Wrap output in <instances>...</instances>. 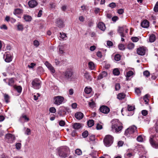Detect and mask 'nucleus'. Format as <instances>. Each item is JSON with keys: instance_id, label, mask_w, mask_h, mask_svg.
I'll use <instances>...</instances> for the list:
<instances>
[{"instance_id": "nucleus-1", "label": "nucleus", "mask_w": 158, "mask_h": 158, "mask_svg": "<svg viewBox=\"0 0 158 158\" xmlns=\"http://www.w3.org/2000/svg\"><path fill=\"white\" fill-rule=\"evenodd\" d=\"M64 80L66 81H72L73 77V72L72 69L68 68L62 73Z\"/></svg>"}, {"instance_id": "nucleus-2", "label": "nucleus", "mask_w": 158, "mask_h": 158, "mask_svg": "<svg viewBox=\"0 0 158 158\" xmlns=\"http://www.w3.org/2000/svg\"><path fill=\"white\" fill-rule=\"evenodd\" d=\"M112 130L116 132L120 131L123 128V126L121 123L118 119L114 120L112 121Z\"/></svg>"}, {"instance_id": "nucleus-3", "label": "nucleus", "mask_w": 158, "mask_h": 158, "mask_svg": "<svg viewBox=\"0 0 158 158\" xmlns=\"http://www.w3.org/2000/svg\"><path fill=\"white\" fill-rule=\"evenodd\" d=\"M59 156L63 158H65L69 155V149L66 146H62L57 149Z\"/></svg>"}, {"instance_id": "nucleus-4", "label": "nucleus", "mask_w": 158, "mask_h": 158, "mask_svg": "<svg viewBox=\"0 0 158 158\" xmlns=\"http://www.w3.org/2000/svg\"><path fill=\"white\" fill-rule=\"evenodd\" d=\"M149 141L153 148H158V135H151Z\"/></svg>"}, {"instance_id": "nucleus-5", "label": "nucleus", "mask_w": 158, "mask_h": 158, "mask_svg": "<svg viewBox=\"0 0 158 158\" xmlns=\"http://www.w3.org/2000/svg\"><path fill=\"white\" fill-rule=\"evenodd\" d=\"M113 137L110 135H106L103 139V142L105 146L109 147L111 145L113 142Z\"/></svg>"}, {"instance_id": "nucleus-6", "label": "nucleus", "mask_w": 158, "mask_h": 158, "mask_svg": "<svg viewBox=\"0 0 158 158\" xmlns=\"http://www.w3.org/2000/svg\"><path fill=\"white\" fill-rule=\"evenodd\" d=\"M128 30L127 27L124 26L118 27L117 31L121 37H126V34L128 33Z\"/></svg>"}, {"instance_id": "nucleus-7", "label": "nucleus", "mask_w": 158, "mask_h": 158, "mask_svg": "<svg viewBox=\"0 0 158 158\" xmlns=\"http://www.w3.org/2000/svg\"><path fill=\"white\" fill-rule=\"evenodd\" d=\"M31 84L33 87L38 89L41 87V81L38 78H35L32 81Z\"/></svg>"}, {"instance_id": "nucleus-8", "label": "nucleus", "mask_w": 158, "mask_h": 158, "mask_svg": "<svg viewBox=\"0 0 158 158\" xmlns=\"http://www.w3.org/2000/svg\"><path fill=\"white\" fill-rule=\"evenodd\" d=\"M64 100V98L63 97L60 96L55 97L53 98L54 103L58 105L61 104Z\"/></svg>"}, {"instance_id": "nucleus-9", "label": "nucleus", "mask_w": 158, "mask_h": 158, "mask_svg": "<svg viewBox=\"0 0 158 158\" xmlns=\"http://www.w3.org/2000/svg\"><path fill=\"white\" fill-rule=\"evenodd\" d=\"M5 137L6 140L8 143H13L15 139V135L10 133L6 134Z\"/></svg>"}, {"instance_id": "nucleus-10", "label": "nucleus", "mask_w": 158, "mask_h": 158, "mask_svg": "<svg viewBox=\"0 0 158 158\" xmlns=\"http://www.w3.org/2000/svg\"><path fill=\"white\" fill-rule=\"evenodd\" d=\"M137 131V127L136 126H131L127 129L125 131V134L126 135H128V134H131L136 132Z\"/></svg>"}, {"instance_id": "nucleus-11", "label": "nucleus", "mask_w": 158, "mask_h": 158, "mask_svg": "<svg viewBox=\"0 0 158 158\" xmlns=\"http://www.w3.org/2000/svg\"><path fill=\"white\" fill-rule=\"evenodd\" d=\"M99 110L102 113L105 114H108L110 111V109L107 106H103L100 107Z\"/></svg>"}, {"instance_id": "nucleus-12", "label": "nucleus", "mask_w": 158, "mask_h": 158, "mask_svg": "<svg viewBox=\"0 0 158 158\" xmlns=\"http://www.w3.org/2000/svg\"><path fill=\"white\" fill-rule=\"evenodd\" d=\"M56 25L59 28H63L64 26V21L60 19H56Z\"/></svg>"}, {"instance_id": "nucleus-13", "label": "nucleus", "mask_w": 158, "mask_h": 158, "mask_svg": "<svg viewBox=\"0 0 158 158\" xmlns=\"http://www.w3.org/2000/svg\"><path fill=\"white\" fill-rule=\"evenodd\" d=\"M38 4L37 2L35 0H31L28 2V5L31 8H34Z\"/></svg>"}, {"instance_id": "nucleus-14", "label": "nucleus", "mask_w": 158, "mask_h": 158, "mask_svg": "<svg viewBox=\"0 0 158 158\" xmlns=\"http://www.w3.org/2000/svg\"><path fill=\"white\" fill-rule=\"evenodd\" d=\"M137 52L138 55L143 56L145 54V50L143 48L140 47L137 49Z\"/></svg>"}, {"instance_id": "nucleus-15", "label": "nucleus", "mask_w": 158, "mask_h": 158, "mask_svg": "<svg viewBox=\"0 0 158 158\" xmlns=\"http://www.w3.org/2000/svg\"><path fill=\"white\" fill-rule=\"evenodd\" d=\"M107 74L106 72L103 71L100 73L98 76L97 80H101L102 78L106 77Z\"/></svg>"}, {"instance_id": "nucleus-16", "label": "nucleus", "mask_w": 158, "mask_h": 158, "mask_svg": "<svg viewBox=\"0 0 158 158\" xmlns=\"http://www.w3.org/2000/svg\"><path fill=\"white\" fill-rule=\"evenodd\" d=\"M83 114L80 112H77L75 114V116L76 118L77 119L79 120L82 119L83 118Z\"/></svg>"}, {"instance_id": "nucleus-17", "label": "nucleus", "mask_w": 158, "mask_h": 158, "mask_svg": "<svg viewBox=\"0 0 158 158\" xmlns=\"http://www.w3.org/2000/svg\"><path fill=\"white\" fill-rule=\"evenodd\" d=\"M149 22L147 20H145L141 23V26L143 28H147L149 26Z\"/></svg>"}, {"instance_id": "nucleus-18", "label": "nucleus", "mask_w": 158, "mask_h": 158, "mask_svg": "<svg viewBox=\"0 0 158 158\" xmlns=\"http://www.w3.org/2000/svg\"><path fill=\"white\" fill-rule=\"evenodd\" d=\"M98 27L102 31H104L105 30L106 27L105 24L102 22H100L98 23Z\"/></svg>"}, {"instance_id": "nucleus-19", "label": "nucleus", "mask_w": 158, "mask_h": 158, "mask_svg": "<svg viewBox=\"0 0 158 158\" xmlns=\"http://www.w3.org/2000/svg\"><path fill=\"white\" fill-rule=\"evenodd\" d=\"M5 60L6 62H9L12 60V57L10 54H6Z\"/></svg>"}, {"instance_id": "nucleus-20", "label": "nucleus", "mask_w": 158, "mask_h": 158, "mask_svg": "<svg viewBox=\"0 0 158 158\" xmlns=\"http://www.w3.org/2000/svg\"><path fill=\"white\" fill-rule=\"evenodd\" d=\"M58 114L60 116H63L66 114V112L64 109H60L58 112Z\"/></svg>"}, {"instance_id": "nucleus-21", "label": "nucleus", "mask_w": 158, "mask_h": 158, "mask_svg": "<svg viewBox=\"0 0 158 158\" xmlns=\"http://www.w3.org/2000/svg\"><path fill=\"white\" fill-rule=\"evenodd\" d=\"M84 77L87 80L89 81H91L92 80V77L88 73L86 72L85 73Z\"/></svg>"}, {"instance_id": "nucleus-22", "label": "nucleus", "mask_w": 158, "mask_h": 158, "mask_svg": "<svg viewBox=\"0 0 158 158\" xmlns=\"http://www.w3.org/2000/svg\"><path fill=\"white\" fill-rule=\"evenodd\" d=\"M88 67L91 70H94L95 68V65L94 63L90 61L88 63Z\"/></svg>"}, {"instance_id": "nucleus-23", "label": "nucleus", "mask_w": 158, "mask_h": 158, "mask_svg": "<svg viewBox=\"0 0 158 158\" xmlns=\"http://www.w3.org/2000/svg\"><path fill=\"white\" fill-rule=\"evenodd\" d=\"M23 11L22 10L20 9H15L14 12V14L15 15L20 14L22 13Z\"/></svg>"}, {"instance_id": "nucleus-24", "label": "nucleus", "mask_w": 158, "mask_h": 158, "mask_svg": "<svg viewBox=\"0 0 158 158\" xmlns=\"http://www.w3.org/2000/svg\"><path fill=\"white\" fill-rule=\"evenodd\" d=\"M81 127V124L78 123H76L73 125V127L75 129H80Z\"/></svg>"}, {"instance_id": "nucleus-25", "label": "nucleus", "mask_w": 158, "mask_h": 158, "mask_svg": "<svg viewBox=\"0 0 158 158\" xmlns=\"http://www.w3.org/2000/svg\"><path fill=\"white\" fill-rule=\"evenodd\" d=\"M149 41L151 42H154L156 40V36L154 34H152L149 37Z\"/></svg>"}, {"instance_id": "nucleus-26", "label": "nucleus", "mask_w": 158, "mask_h": 158, "mask_svg": "<svg viewBox=\"0 0 158 158\" xmlns=\"http://www.w3.org/2000/svg\"><path fill=\"white\" fill-rule=\"evenodd\" d=\"M13 87L14 89H15L19 93H20L22 90V88L20 86H17L16 85H14Z\"/></svg>"}, {"instance_id": "nucleus-27", "label": "nucleus", "mask_w": 158, "mask_h": 158, "mask_svg": "<svg viewBox=\"0 0 158 158\" xmlns=\"http://www.w3.org/2000/svg\"><path fill=\"white\" fill-rule=\"evenodd\" d=\"M125 97V95L123 93H120L117 96V98L119 99L122 100Z\"/></svg>"}, {"instance_id": "nucleus-28", "label": "nucleus", "mask_w": 158, "mask_h": 158, "mask_svg": "<svg viewBox=\"0 0 158 158\" xmlns=\"http://www.w3.org/2000/svg\"><path fill=\"white\" fill-rule=\"evenodd\" d=\"M87 124L89 127H91L94 124V121L93 120H90L88 121Z\"/></svg>"}, {"instance_id": "nucleus-29", "label": "nucleus", "mask_w": 158, "mask_h": 158, "mask_svg": "<svg viewBox=\"0 0 158 158\" xmlns=\"http://www.w3.org/2000/svg\"><path fill=\"white\" fill-rule=\"evenodd\" d=\"M24 20L26 21H30L32 19L31 16L27 15H24Z\"/></svg>"}, {"instance_id": "nucleus-30", "label": "nucleus", "mask_w": 158, "mask_h": 158, "mask_svg": "<svg viewBox=\"0 0 158 158\" xmlns=\"http://www.w3.org/2000/svg\"><path fill=\"white\" fill-rule=\"evenodd\" d=\"M113 74L116 76H118L120 74V72L117 69H115L113 70Z\"/></svg>"}, {"instance_id": "nucleus-31", "label": "nucleus", "mask_w": 158, "mask_h": 158, "mask_svg": "<svg viewBox=\"0 0 158 158\" xmlns=\"http://www.w3.org/2000/svg\"><path fill=\"white\" fill-rule=\"evenodd\" d=\"M121 56L119 54H116L114 56V60L116 61H119L121 59Z\"/></svg>"}, {"instance_id": "nucleus-32", "label": "nucleus", "mask_w": 158, "mask_h": 158, "mask_svg": "<svg viewBox=\"0 0 158 158\" xmlns=\"http://www.w3.org/2000/svg\"><path fill=\"white\" fill-rule=\"evenodd\" d=\"M134 47V44L132 43L129 44L127 46V48L129 49H132Z\"/></svg>"}, {"instance_id": "nucleus-33", "label": "nucleus", "mask_w": 158, "mask_h": 158, "mask_svg": "<svg viewBox=\"0 0 158 158\" xmlns=\"http://www.w3.org/2000/svg\"><path fill=\"white\" fill-rule=\"evenodd\" d=\"M91 88L86 87L85 89V93L89 94L91 92Z\"/></svg>"}, {"instance_id": "nucleus-34", "label": "nucleus", "mask_w": 158, "mask_h": 158, "mask_svg": "<svg viewBox=\"0 0 158 158\" xmlns=\"http://www.w3.org/2000/svg\"><path fill=\"white\" fill-rule=\"evenodd\" d=\"M14 81L13 78H11L9 80L8 85L10 86H13L14 85Z\"/></svg>"}, {"instance_id": "nucleus-35", "label": "nucleus", "mask_w": 158, "mask_h": 158, "mask_svg": "<svg viewBox=\"0 0 158 158\" xmlns=\"http://www.w3.org/2000/svg\"><path fill=\"white\" fill-rule=\"evenodd\" d=\"M153 10L155 12H158V1L156 2L154 8Z\"/></svg>"}, {"instance_id": "nucleus-36", "label": "nucleus", "mask_w": 158, "mask_h": 158, "mask_svg": "<svg viewBox=\"0 0 158 158\" xmlns=\"http://www.w3.org/2000/svg\"><path fill=\"white\" fill-rule=\"evenodd\" d=\"M60 37L63 40H64V39L67 37L66 35V34L63 32H60Z\"/></svg>"}, {"instance_id": "nucleus-37", "label": "nucleus", "mask_w": 158, "mask_h": 158, "mask_svg": "<svg viewBox=\"0 0 158 158\" xmlns=\"http://www.w3.org/2000/svg\"><path fill=\"white\" fill-rule=\"evenodd\" d=\"M88 131H84L82 133V136L84 138H86L87 137L88 135Z\"/></svg>"}, {"instance_id": "nucleus-38", "label": "nucleus", "mask_w": 158, "mask_h": 158, "mask_svg": "<svg viewBox=\"0 0 158 158\" xmlns=\"http://www.w3.org/2000/svg\"><path fill=\"white\" fill-rule=\"evenodd\" d=\"M148 94L145 95L143 97V100L144 102H146V104H147L148 103Z\"/></svg>"}, {"instance_id": "nucleus-39", "label": "nucleus", "mask_w": 158, "mask_h": 158, "mask_svg": "<svg viewBox=\"0 0 158 158\" xmlns=\"http://www.w3.org/2000/svg\"><path fill=\"white\" fill-rule=\"evenodd\" d=\"M49 111L53 113H55L56 112V109L55 107H52L50 108L49 110Z\"/></svg>"}, {"instance_id": "nucleus-40", "label": "nucleus", "mask_w": 158, "mask_h": 158, "mask_svg": "<svg viewBox=\"0 0 158 158\" xmlns=\"http://www.w3.org/2000/svg\"><path fill=\"white\" fill-rule=\"evenodd\" d=\"M75 153L78 155H80L82 154V151L80 149H77L75 150Z\"/></svg>"}, {"instance_id": "nucleus-41", "label": "nucleus", "mask_w": 158, "mask_h": 158, "mask_svg": "<svg viewBox=\"0 0 158 158\" xmlns=\"http://www.w3.org/2000/svg\"><path fill=\"white\" fill-rule=\"evenodd\" d=\"M15 146L17 149L19 150L21 148V144L19 143H17L15 144Z\"/></svg>"}, {"instance_id": "nucleus-42", "label": "nucleus", "mask_w": 158, "mask_h": 158, "mask_svg": "<svg viewBox=\"0 0 158 158\" xmlns=\"http://www.w3.org/2000/svg\"><path fill=\"white\" fill-rule=\"evenodd\" d=\"M4 98L5 100L6 103L9 102L8 100L9 99V96L8 95L5 94L4 95Z\"/></svg>"}, {"instance_id": "nucleus-43", "label": "nucleus", "mask_w": 158, "mask_h": 158, "mask_svg": "<svg viewBox=\"0 0 158 158\" xmlns=\"http://www.w3.org/2000/svg\"><path fill=\"white\" fill-rule=\"evenodd\" d=\"M135 109L134 106H132L128 105V111H131L134 110Z\"/></svg>"}, {"instance_id": "nucleus-44", "label": "nucleus", "mask_w": 158, "mask_h": 158, "mask_svg": "<svg viewBox=\"0 0 158 158\" xmlns=\"http://www.w3.org/2000/svg\"><path fill=\"white\" fill-rule=\"evenodd\" d=\"M33 44L36 47H38L40 45L39 42L37 40H35L33 42Z\"/></svg>"}, {"instance_id": "nucleus-45", "label": "nucleus", "mask_w": 158, "mask_h": 158, "mask_svg": "<svg viewBox=\"0 0 158 158\" xmlns=\"http://www.w3.org/2000/svg\"><path fill=\"white\" fill-rule=\"evenodd\" d=\"M119 49L120 50H123L125 49V47L124 44H120L118 46Z\"/></svg>"}, {"instance_id": "nucleus-46", "label": "nucleus", "mask_w": 158, "mask_h": 158, "mask_svg": "<svg viewBox=\"0 0 158 158\" xmlns=\"http://www.w3.org/2000/svg\"><path fill=\"white\" fill-rule=\"evenodd\" d=\"M89 140L90 141H94L95 140V136L94 135H92L89 137Z\"/></svg>"}, {"instance_id": "nucleus-47", "label": "nucleus", "mask_w": 158, "mask_h": 158, "mask_svg": "<svg viewBox=\"0 0 158 158\" xmlns=\"http://www.w3.org/2000/svg\"><path fill=\"white\" fill-rule=\"evenodd\" d=\"M133 74V73L132 71H130L128 72L127 74V77H130Z\"/></svg>"}, {"instance_id": "nucleus-48", "label": "nucleus", "mask_w": 158, "mask_h": 158, "mask_svg": "<svg viewBox=\"0 0 158 158\" xmlns=\"http://www.w3.org/2000/svg\"><path fill=\"white\" fill-rule=\"evenodd\" d=\"M143 74L144 76L148 77L150 75V73L148 71L146 70L143 72Z\"/></svg>"}, {"instance_id": "nucleus-49", "label": "nucleus", "mask_w": 158, "mask_h": 158, "mask_svg": "<svg viewBox=\"0 0 158 158\" xmlns=\"http://www.w3.org/2000/svg\"><path fill=\"white\" fill-rule=\"evenodd\" d=\"M131 39L132 41L135 42H137L139 40L138 38L136 37H132Z\"/></svg>"}, {"instance_id": "nucleus-50", "label": "nucleus", "mask_w": 158, "mask_h": 158, "mask_svg": "<svg viewBox=\"0 0 158 158\" xmlns=\"http://www.w3.org/2000/svg\"><path fill=\"white\" fill-rule=\"evenodd\" d=\"M137 140L138 142H142L143 141V138L141 135H139L137 137Z\"/></svg>"}, {"instance_id": "nucleus-51", "label": "nucleus", "mask_w": 158, "mask_h": 158, "mask_svg": "<svg viewBox=\"0 0 158 158\" xmlns=\"http://www.w3.org/2000/svg\"><path fill=\"white\" fill-rule=\"evenodd\" d=\"M120 88V84L118 83L116 84L115 85V89L116 90H119Z\"/></svg>"}, {"instance_id": "nucleus-52", "label": "nucleus", "mask_w": 158, "mask_h": 158, "mask_svg": "<svg viewBox=\"0 0 158 158\" xmlns=\"http://www.w3.org/2000/svg\"><path fill=\"white\" fill-rule=\"evenodd\" d=\"M109 6L112 8H114L116 6V5L115 3L112 2L109 4Z\"/></svg>"}, {"instance_id": "nucleus-53", "label": "nucleus", "mask_w": 158, "mask_h": 158, "mask_svg": "<svg viewBox=\"0 0 158 158\" xmlns=\"http://www.w3.org/2000/svg\"><path fill=\"white\" fill-rule=\"evenodd\" d=\"M124 12V10L123 9H119L118 10V13L122 15Z\"/></svg>"}, {"instance_id": "nucleus-54", "label": "nucleus", "mask_w": 158, "mask_h": 158, "mask_svg": "<svg viewBox=\"0 0 158 158\" xmlns=\"http://www.w3.org/2000/svg\"><path fill=\"white\" fill-rule=\"evenodd\" d=\"M96 128L97 130L101 129L102 128V126L99 124H97Z\"/></svg>"}, {"instance_id": "nucleus-55", "label": "nucleus", "mask_w": 158, "mask_h": 158, "mask_svg": "<svg viewBox=\"0 0 158 158\" xmlns=\"http://www.w3.org/2000/svg\"><path fill=\"white\" fill-rule=\"evenodd\" d=\"M18 29L19 31L22 30L23 29V27L22 25H18L17 26Z\"/></svg>"}, {"instance_id": "nucleus-56", "label": "nucleus", "mask_w": 158, "mask_h": 158, "mask_svg": "<svg viewBox=\"0 0 158 158\" xmlns=\"http://www.w3.org/2000/svg\"><path fill=\"white\" fill-rule=\"evenodd\" d=\"M35 65V64L34 63H31L30 65H28V67L30 68H34V67Z\"/></svg>"}, {"instance_id": "nucleus-57", "label": "nucleus", "mask_w": 158, "mask_h": 158, "mask_svg": "<svg viewBox=\"0 0 158 158\" xmlns=\"http://www.w3.org/2000/svg\"><path fill=\"white\" fill-rule=\"evenodd\" d=\"M94 102H89V106L92 108H93L94 107Z\"/></svg>"}, {"instance_id": "nucleus-58", "label": "nucleus", "mask_w": 158, "mask_h": 158, "mask_svg": "<svg viewBox=\"0 0 158 158\" xmlns=\"http://www.w3.org/2000/svg\"><path fill=\"white\" fill-rule=\"evenodd\" d=\"M142 114L143 115L145 116L148 114V111L146 110H143L142 111Z\"/></svg>"}, {"instance_id": "nucleus-59", "label": "nucleus", "mask_w": 158, "mask_h": 158, "mask_svg": "<svg viewBox=\"0 0 158 158\" xmlns=\"http://www.w3.org/2000/svg\"><path fill=\"white\" fill-rule=\"evenodd\" d=\"M59 125L61 126H64L65 124V122L63 120H61L59 123Z\"/></svg>"}, {"instance_id": "nucleus-60", "label": "nucleus", "mask_w": 158, "mask_h": 158, "mask_svg": "<svg viewBox=\"0 0 158 158\" xmlns=\"http://www.w3.org/2000/svg\"><path fill=\"white\" fill-rule=\"evenodd\" d=\"M135 91L136 93L138 95H139L141 93V91L140 89L139 88H137L135 89Z\"/></svg>"}, {"instance_id": "nucleus-61", "label": "nucleus", "mask_w": 158, "mask_h": 158, "mask_svg": "<svg viewBox=\"0 0 158 158\" xmlns=\"http://www.w3.org/2000/svg\"><path fill=\"white\" fill-rule=\"evenodd\" d=\"M21 117L24 118L27 121H28L29 120V118L26 115H23Z\"/></svg>"}, {"instance_id": "nucleus-62", "label": "nucleus", "mask_w": 158, "mask_h": 158, "mask_svg": "<svg viewBox=\"0 0 158 158\" xmlns=\"http://www.w3.org/2000/svg\"><path fill=\"white\" fill-rule=\"evenodd\" d=\"M107 44L109 46H112L113 44L111 41H108L107 42Z\"/></svg>"}, {"instance_id": "nucleus-63", "label": "nucleus", "mask_w": 158, "mask_h": 158, "mask_svg": "<svg viewBox=\"0 0 158 158\" xmlns=\"http://www.w3.org/2000/svg\"><path fill=\"white\" fill-rule=\"evenodd\" d=\"M123 142L122 141H120L118 143V146L119 147H121L123 146Z\"/></svg>"}, {"instance_id": "nucleus-64", "label": "nucleus", "mask_w": 158, "mask_h": 158, "mask_svg": "<svg viewBox=\"0 0 158 158\" xmlns=\"http://www.w3.org/2000/svg\"><path fill=\"white\" fill-rule=\"evenodd\" d=\"M0 28L2 29H4L5 30H7V27L5 24H3L2 26H1Z\"/></svg>"}]
</instances>
